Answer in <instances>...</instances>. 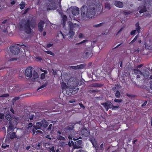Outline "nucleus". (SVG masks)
Listing matches in <instances>:
<instances>
[{"label": "nucleus", "mask_w": 152, "mask_h": 152, "mask_svg": "<svg viewBox=\"0 0 152 152\" xmlns=\"http://www.w3.org/2000/svg\"><path fill=\"white\" fill-rule=\"evenodd\" d=\"M99 0H87V5H83L81 8V15L88 18L93 17L96 13V7L99 4Z\"/></svg>", "instance_id": "1"}, {"label": "nucleus", "mask_w": 152, "mask_h": 152, "mask_svg": "<svg viewBox=\"0 0 152 152\" xmlns=\"http://www.w3.org/2000/svg\"><path fill=\"white\" fill-rule=\"evenodd\" d=\"M36 24V20L34 17L31 18L30 21L29 19L27 20H22L21 23L19 25V27L20 28H24L25 32L27 34H30L32 33V30L31 28H34Z\"/></svg>", "instance_id": "2"}, {"label": "nucleus", "mask_w": 152, "mask_h": 152, "mask_svg": "<svg viewBox=\"0 0 152 152\" xmlns=\"http://www.w3.org/2000/svg\"><path fill=\"white\" fill-rule=\"evenodd\" d=\"M133 72L135 75H137V77L138 78H140V75L143 76L145 78H148L149 75V72L148 71H145L142 72L141 71L137 69H134Z\"/></svg>", "instance_id": "3"}, {"label": "nucleus", "mask_w": 152, "mask_h": 152, "mask_svg": "<svg viewBox=\"0 0 152 152\" xmlns=\"http://www.w3.org/2000/svg\"><path fill=\"white\" fill-rule=\"evenodd\" d=\"M79 88H73L68 87L66 89V94L68 95L71 96L72 94H76Z\"/></svg>", "instance_id": "4"}, {"label": "nucleus", "mask_w": 152, "mask_h": 152, "mask_svg": "<svg viewBox=\"0 0 152 152\" xmlns=\"http://www.w3.org/2000/svg\"><path fill=\"white\" fill-rule=\"evenodd\" d=\"M9 48L11 53L13 54L17 55L20 52L19 48L16 45H11Z\"/></svg>", "instance_id": "5"}, {"label": "nucleus", "mask_w": 152, "mask_h": 152, "mask_svg": "<svg viewBox=\"0 0 152 152\" xmlns=\"http://www.w3.org/2000/svg\"><path fill=\"white\" fill-rule=\"evenodd\" d=\"M33 68L31 66H29L26 68V69L25 74V76L29 78L32 77Z\"/></svg>", "instance_id": "6"}, {"label": "nucleus", "mask_w": 152, "mask_h": 152, "mask_svg": "<svg viewBox=\"0 0 152 152\" xmlns=\"http://www.w3.org/2000/svg\"><path fill=\"white\" fill-rule=\"evenodd\" d=\"M80 134L83 137H87L90 135V132L86 128H84L81 130Z\"/></svg>", "instance_id": "7"}, {"label": "nucleus", "mask_w": 152, "mask_h": 152, "mask_svg": "<svg viewBox=\"0 0 152 152\" xmlns=\"http://www.w3.org/2000/svg\"><path fill=\"white\" fill-rule=\"evenodd\" d=\"M75 26L72 23L70 25V29L69 32L68 33V35L69 36L68 37L72 39L74 35L75 34V32L74 31V29Z\"/></svg>", "instance_id": "8"}, {"label": "nucleus", "mask_w": 152, "mask_h": 152, "mask_svg": "<svg viewBox=\"0 0 152 152\" xmlns=\"http://www.w3.org/2000/svg\"><path fill=\"white\" fill-rule=\"evenodd\" d=\"M102 104L106 109V111H107L109 108H111L113 107L112 104L110 101H107L104 103H102Z\"/></svg>", "instance_id": "9"}, {"label": "nucleus", "mask_w": 152, "mask_h": 152, "mask_svg": "<svg viewBox=\"0 0 152 152\" xmlns=\"http://www.w3.org/2000/svg\"><path fill=\"white\" fill-rule=\"evenodd\" d=\"M72 14L74 15H76L79 14V9L77 7H71L70 8Z\"/></svg>", "instance_id": "10"}, {"label": "nucleus", "mask_w": 152, "mask_h": 152, "mask_svg": "<svg viewBox=\"0 0 152 152\" xmlns=\"http://www.w3.org/2000/svg\"><path fill=\"white\" fill-rule=\"evenodd\" d=\"M82 140H78L75 142L73 146L74 149L81 148L82 146Z\"/></svg>", "instance_id": "11"}, {"label": "nucleus", "mask_w": 152, "mask_h": 152, "mask_svg": "<svg viewBox=\"0 0 152 152\" xmlns=\"http://www.w3.org/2000/svg\"><path fill=\"white\" fill-rule=\"evenodd\" d=\"M44 21L42 20H40L39 22L38 23V30L40 32H42L43 30V28L44 27Z\"/></svg>", "instance_id": "12"}, {"label": "nucleus", "mask_w": 152, "mask_h": 152, "mask_svg": "<svg viewBox=\"0 0 152 152\" xmlns=\"http://www.w3.org/2000/svg\"><path fill=\"white\" fill-rule=\"evenodd\" d=\"M137 10L139 11L140 13L141 14L146 12L147 10L145 6L142 5L138 7Z\"/></svg>", "instance_id": "13"}, {"label": "nucleus", "mask_w": 152, "mask_h": 152, "mask_svg": "<svg viewBox=\"0 0 152 152\" xmlns=\"http://www.w3.org/2000/svg\"><path fill=\"white\" fill-rule=\"evenodd\" d=\"M70 83V86H71V87L76 88V87L79 85L78 80L77 79H74L72 82Z\"/></svg>", "instance_id": "14"}, {"label": "nucleus", "mask_w": 152, "mask_h": 152, "mask_svg": "<svg viewBox=\"0 0 152 152\" xmlns=\"http://www.w3.org/2000/svg\"><path fill=\"white\" fill-rule=\"evenodd\" d=\"M114 4L116 7L120 8H121L123 7V3L120 1H115Z\"/></svg>", "instance_id": "15"}, {"label": "nucleus", "mask_w": 152, "mask_h": 152, "mask_svg": "<svg viewBox=\"0 0 152 152\" xmlns=\"http://www.w3.org/2000/svg\"><path fill=\"white\" fill-rule=\"evenodd\" d=\"M74 127V125L73 124H71L65 128V130L66 131H72Z\"/></svg>", "instance_id": "16"}, {"label": "nucleus", "mask_w": 152, "mask_h": 152, "mask_svg": "<svg viewBox=\"0 0 152 152\" xmlns=\"http://www.w3.org/2000/svg\"><path fill=\"white\" fill-rule=\"evenodd\" d=\"M42 126V124L41 122H37L36 123L35 126L34 127L36 130L40 129Z\"/></svg>", "instance_id": "17"}, {"label": "nucleus", "mask_w": 152, "mask_h": 152, "mask_svg": "<svg viewBox=\"0 0 152 152\" xmlns=\"http://www.w3.org/2000/svg\"><path fill=\"white\" fill-rule=\"evenodd\" d=\"M92 53L91 52H86L84 55L83 57L85 58H90L92 55Z\"/></svg>", "instance_id": "18"}, {"label": "nucleus", "mask_w": 152, "mask_h": 152, "mask_svg": "<svg viewBox=\"0 0 152 152\" xmlns=\"http://www.w3.org/2000/svg\"><path fill=\"white\" fill-rule=\"evenodd\" d=\"M53 4L52 3H48L47 9V10H50L53 9Z\"/></svg>", "instance_id": "19"}, {"label": "nucleus", "mask_w": 152, "mask_h": 152, "mask_svg": "<svg viewBox=\"0 0 152 152\" xmlns=\"http://www.w3.org/2000/svg\"><path fill=\"white\" fill-rule=\"evenodd\" d=\"M39 77V75L37 72L34 71L32 73V78L34 79H36Z\"/></svg>", "instance_id": "20"}, {"label": "nucleus", "mask_w": 152, "mask_h": 152, "mask_svg": "<svg viewBox=\"0 0 152 152\" xmlns=\"http://www.w3.org/2000/svg\"><path fill=\"white\" fill-rule=\"evenodd\" d=\"M104 6L105 8L108 10H110L112 8L110 4L108 2L105 3Z\"/></svg>", "instance_id": "21"}, {"label": "nucleus", "mask_w": 152, "mask_h": 152, "mask_svg": "<svg viewBox=\"0 0 152 152\" xmlns=\"http://www.w3.org/2000/svg\"><path fill=\"white\" fill-rule=\"evenodd\" d=\"M5 118L7 120L9 121H11V120L12 119V117L9 112L6 114L5 116Z\"/></svg>", "instance_id": "22"}, {"label": "nucleus", "mask_w": 152, "mask_h": 152, "mask_svg": "<svg viewBox=\"0 0 152 152\" xmlns=\"http://www.w3.org/2000/svg\"><path fill=\"white\" fill-rule=\"evenodd\" d=\"M9 137L11 139H13L16 138V133L15 132H13L12 133H10L9 135Z\"/></svg>", "instance_id": "23"}, {"label": "nucleus", "mask_w": 152, "mask_h": 152, "mask_svg": "<svg viewBox=\"0 0 152 152\" xmlns=\"http://www.w3.org/2000/svg\"><path fill=\"white\" fill-rule=\"evenodd\" d=\"M102 86H103L102 84L98 83H93L91 85V86L92 87H100Z\"/></svg>", "instance_id": "24"}, {"label": "nucleus", "mask_w": 152, "mask_h": 152, "mask_svg": "<svg viewBox=\"0 0 152 152\" xmlns=\"http://www.w3.org/2000/svg\"><path fill=\"white\" fill-rule=\"evenodd\" d=\"M59 145L60 147L64 148L66 145H67V143L63 141H61L59 143Z\"/></svg>", "instance_id": "25"}, {"label": "nucleus", "mask_w": 152, "mask_h": 152, "mask_svg": "<svg viewBox=\"0 0 152 152\" xmlns=\"http://www.w3.org/2000/svg\"><path fill=\"white\" fill-rule=\"evenodd\" d=\"M136 30L138 33H140V27L139 26L138 22H137L135 24Z\"/></svg>", "instance_id": "26"}, {"label": "nucleus", "mask_w": 152, "mask_h": 152, "mask_svg": "<svg viewBox=\"0 0 152 152\" xmlns=\"http://www.w3.org/2000/svg\"><path fill=\"white\" fill-rule=\"evenodd\" d=\"M42 126H43V127L45 128L47 127L48 125V124L47 121L44 120H42Z\"/></svg>", "instance_id": "27"}, {"label": "nucleus", "mask_w": 152, "mask_h": 152, "mask_svg": "<svg viewBox=\"0 0 152 152\" xmlns=\"http://www.w3.org/2000/svg\"><path fill=\"white\" fill-rule=\"evenodd\" d=\"M68 88L67 86L66 83L64 82H62L61 84V88L62 90L64 89H66V88Z\"/></svg>", "instance_id": "28"}, {"label": "nucleus", "mask_w": 152, "mask_h": 152, "mask_svg": "<svg viewBox=\"0 0 152 152\" xmlns=\"http://www.w3.org/2000/svg\"><path fill=\"white\" fill-rule=\"evenodd\" d=\"M62 18L63 21V23L64 25H65L66 22L67 20V17L66 15H64L62 17Z\"/></svg>", "instance_id": "29"}, {"label": "nucleus", "mask_w": 152, "mask_h": 152, "mask_svg": "<svg viewBox=\"0 0 152 152\" xmlns=\"http://www.w3.org/2000/svg\"><path fill=\"white\" fill-rule=\"evenodd\" d=\"M9 126L8 127V129L10 130L13 129L14 126L12 124V122L11 121H9Z\"/></svg>", "instance_id": "30"}, {"label": "nucleus", "mask_w": 152, "mask_h": 152, "mask_svg": "<svg viewBox=\"0 0 152 152\" xmlns=\"http://www.w3.org/2000/svg\"><path fill=\"white\" fill-rule=\"evenodd\" d=\"M115 96L117 98H119L121 96V94L118 90L116 91L115 94Z\"/></svg>", "instance_id": "31"}, {"label": "nucleus", "mask_w": 152, "mask_h": 152, "mask_svg": "<svg viewBox=\"0 0 152 152\" xmlns=\"http://www.w3.org/2000/svg\"><path fill=\"white\" fill-rule=\"evenodd\" d=\"M20 8L21 10L23 9L25 7V5L23 1H21L20 4Z\"/></svg>", "instance_id": "32"}, {"label": "nucleus", "mask_w": 152, "mask_h": 152, "mask_svg": "<svg viewBox=\"0 0 152 152\" xmlns=\"http://www.w3.org/2000/svg\"><path fill=\"white\" fill-rule=\"evenodd\" d=\"M57 138L58 140H65L64 137L60 135H58L57 136Z\"/></svg>", "instance_id": "33"}, {"label": "nucleus", "mask_w": 152, "mask_h": 152, "mask_svg": "<svg viewBox=\"0 0 152 152\" xmlns=\"http://www.w3.org/2000/svg\"><path fill=\"white\" fill-rule=\"evenodd\" d=\"M48 148L50 152H55L54 150V146H51L49 147Z\"/></svg>", "instance_id": "34"}, {"label": "nucleus", "mask_w": 152, "mask_h": 152, "mask_svg": "<svg viewBox=\"0 0 152 152\" xmlns=\"http://www.w3.org/2000/svg\"><path fill=\"white\" fill-rule=\"evenodd\" d=\"M104 23V22H102L99 24L94 25L93 27H99L102 26Z\"/></svg>", "instance_id": "35"}, {"label": "nucleus", "mask_w": 152, "mask_h": 152, "mask_svg": "<svg viewBox=\"0 0 152 152\" xmlns=\"http://www.w3.org/2000/svg\"><path fill=\"white\" fill-rule=\"evenodd\" d=\"M119 88V85H116L115 86L113 87V90L114 91H116L118 90V89Z\"/></svg>", "instance_id": "36"}, {"label": "nucleus", "mask_w": 152, "mask_h": 152, "mask_svg": "<svg viewBox=\"0 0 152 152\" xmlns=\"http://www.w3.org/2000/svg\"><path fill=\"white\" fill-rule=\"evenodd\" d=\"M139 36L138 35H136L134 38L132 40L130 43H132L135 42V41L137 40L138 38V37Z\"/></svg>", "instance_id": "37"}, {"label": "nucleus", "mask_w": 152, "mask_h": 152, "mask_svg": "<svg viewBox=\"0 0 152 152\" xmlns=\"http://www.w3.org/2000/svg\"><path fill=\"white\" fill-rule=\"evenodd\" d=\"M104 144L103 143H102L99 147V149L101 150L102 152L104 150Z\"/></svg>", "instance_id": "38"}, {"label": "nucleus", "mask_w": 152, "mask_h": 152, "mask_svg": "<svg viewBox=\"0 0 152 152\" xmlns=\"http://www.w3.org/2000/svg\"><path fill=\"white\" fill-rule=\"evenodd\" d=\"M78 83L79 85L78 86H79L80 88V86H81L82 85H84V81L82 80H80V81H78Z\"/></svg>", "instance_id": "39"}, {"label": "nucleus", "mask_w": 152, "mask_h": 152, "mask_svg": "<svg viewBox=\"0 0 152 152\" xmlns=\"http://www.w3.org/2000/svg\"><path fill=\"white\" fill-rule=\"evenodd\" d=\"M45 52L47 54L50 55L52 56H54V53L50 51H45Z\"/></svg>", "instance_id": "40"}, {"label": "nucleus", "mask_w": 152, "mask_h": 152, "mask_svg": "<svg viewBox=\"0 0 152 152\" xmlns=\"http://www.w3.org/2000/svg\"><path fill=\"white\" fill-rule=\"evenodd\" d=\"M47 85V84H43V85L39 87L38 89L37 90H39V89H41L45 87H46Z\"/></svg>", "instance_id": "41"}, {"label": "nucleus", "mask_w": 152, "mask_h": 152, "mask_svg": "<svg viewBox=\"0 0 152 152\" xmlns=\"http://www.w3.org/2000/svg\"><path fill=\"white\" fill-rule=\"evenodd\" d=\"M80 66H71V67H72V68L73 69H79L80 68Z\"/></svg>", "instance_id": "42"}, {"label": "nucleus", "mask_w": 152, "mask_h": 152, "mask_svg": "<svg viewBox=\"0 0 152 152\" xmlns=\"http://www.w3.org/2000/svg\"><path fill=\"white\" fill-rule=\"evenodd\" d=\"M4 115L2 113H0V119H4Z\"/></svg>", "instance_id": "43"}, {"label": "nucleus", "mask_w": 152, "mask_h": 152, "mask_svg": "<svg viewBox=\"0 0 152 152\" xmlns=\"http://www.w3.org/2000/svg\"><path fill=\"white\" fill-rule=\"evenodd\" d=\"M78 37L80 38H84V36L82 33H80L78 35Z\"/></svg>", "instance_id": "44"}, {"label": "nucleus", "mask_w": 152, "mask_h": 152, "mask_svg": "<svg viewBox=\"0 0 152 152\" xmlns=\"http://www.w3.org/2000/svg\"><path fill=\"white\" fill-rule=\"evenodd\" d=\"M9 95L8 94H4L1 96H0V97H7L9 96Z\"/></svg>", "instance_id": "45"}, {"label": "nucleus", "mask_w": 152, "mask_h": 152, "mask_svg": "<svg viewBox=\"0 0 152 152\" xmlns=\"http://www.w3.org/2000/svg\"><path fill=\"white\" fill-rule=\"evenodd\" d=\"M45 73H42L40 75L41 79H43L45 78Z\"/></svg>", "instance_id": "46"}, {"label": "nucleus", "mask_w": 152, "mask_h": 152, "mask_svg": "<svg viewBox=\"0 0 152 152\" xmlns=\"http://www.w3.org/2000/svg\"><path fill=\"white\" fill-rule=\"evenodd\" d=\"M9 147V145H4V143H3L1 146V148H3L4 149L6 148L7 147Z\"/></svg>", "instance_id": "47"}, {"label": "nucleus", "mask_w": 152, "mask_h": 152, "mask_svg": "<svg viewBox=\"0 0 152 152\" xmlns=\"http://www.w3.org/2000/svg\"><path fill=\"white\" fill-rule=\"evenodd\" d=\"M122 99H115L114 100V102H115L119 103L122 102Z\"/></svg>", "instance_id": "48"}, {"label": "nucleus", "mask_w": 152, "mask_h": 152, "mask_svg": "<svg viewBox=\"0 0 152 152\" xmlns=\"http://www.w3.org/2000/svg\"><path fill=\"white\" fill-rule=\"evenodd\" d=\"M88 41V40H87L85 39V40H83V41H82V42H80L76 43V45H78L80 44L83 43H84L85 42H86V41Z\"/></svg>", "instance_id": "49"}, {"label": "nucleus", "mask_w": 152, "mask_h": 152, "mask_svg": "<svg viewBox=\"0 0 152 152\" xmlns=\"http://www.w3.org/2000/svg\"><path fill=\"white\" fill-rule=\"evenodd\" d=\"M132 12H132V11H129L128 12H126L124 11V15H128L129 14H130L132 13Z\"/></svg>", "instance_id": "50"}, {"label": "nucleus", "mask_w": 152, "mask_h": 152, "mask_svg": "<svg viewBox=\"0 0 152 152\" xmlns=\"http://www.w3.org/2000/svg\"><path fill=\"white\" fill-rule=\"evenodd\" d=\"M119 107L118 106H114L113 105V107H112V110H115L116 109L118 108Z\"/></svg>", "instance_id": "51"}, {"label": "nucleus", "mask_w": 152, "mask_h": 152, "mask_svg": "<svg viewBox=\"0 0 152 152\" xmlns=\"http://www.w3.org/2000/svg\"><path fill=\"white\" fill-rule=\"evenodd\" d=\"M10 111L13 114H15V111L12 108V106H11L10 109Z\"/></svg>", "instance_id": "52"}, {"label": "nucleus", "mask_w": 152, "mask_h": 152, "mask_svg": "<svg viewBox=\"0 0 152 152\" xmlns=\"http://www.w3.org/2000/svg\"><path fill=\"white\" fill-rule=\"evenodd\" d=\"M29 10V9L28 8L24 10V11L23 12V14H26L28 12V11Z\"/></svg>", "instance_id": "53"}, {"label": "nucleus", "mask_w": 152, "mask_h": 152, "mask_svg": "<svg viewBox=\"0 0 152 152\" xmlns=\"http://www.w3.org/2000/svg\"><path fill=\"white\" fill-rule=\"evenodd\" d=\"M53 44H51V43L48 44L47 45L46 47L48 48H50V47H52L53 46Z\"/></svg>", "instance_id": "54"}, {"label": "nucleus", "mask_w": 152, "mask_h": 152, "mask_svg": "<svg viewBox=\"0 0 152 152\" xmlns=\"http://www.w3.org/2000/svg\"><path fill=\"white\" fill-rule=\"evenodd\" d=\"M16 1V0H13L10 2V4L12 5H14L15 4Z\"/></svg>", "instance_id": "55"}, {"label": "nucleus", "mask_w": 152, "mask_h": 152, "mask_svg": "<svg viewBox=\"0 0 152 152\" xmlns=\"http://www.w3.org/2000/svg\"><path fill=\"white\" fill-rule=\"evenodd\" d=\"M78 66H79L80 67V68L79 69H83L84 67V64H81L80 65H78Z\"/></svg>", "instance_id": "56"}, {"label": "nucleus", "mask_w": 152, "mask_h": 152, "mask_svg": "<svg viewBox=\"0 0 152 152\" xmlns=\"http://www.w3.org/2000/svg\"><path fill=\"white\" fill-rule=\"evenodd\" d=\"M34 116V115H31L30 117L29 118V119L30 120H32L33 119V118Z\"/></svg>", "instance_id": "57"}, {"label": "nucleus", "mask_w": 152, "mask_h": 152, "mask_svg": "<svg viewBox=\"0 0 152 152\" xmlns=\"http://www.w3.org/2000/svg\"><path fill=\"white\" fill-rule=\"evenodd\" d=\"M75 102V99H72L69 101V102L70 103H72Z\"/></svg>", "instance_id": "58"}, {"label": "nucleus", "mask_w": 152, "mask_h": 152, "mask_svg": "<svg viewBox=\"0 0 152 152\" xmlns=\"http://www.w3.org/2000/svg\"><path fill=\"white\" fill-rule=\"evenodd\" d=\"M40 70L42 72H44L45 73L47 74L48 73V72L46 70L42 69L41 68L40 69Z\"/></svg>", "instance_id": "59"}, {"label": "nucleus", "mask_w": 152, "mask_h": 152, "mask_svg": "<svg viewBox=\"0 0 152 152\" xmlns=\"http://www.w3.org/2000/svg\"><path fill=\"white\" fill-rule=\"evenodd\" d=\"M79 105L81 108H85L84 105L81 103H79Z\"/></svg>", "instance_id": "60"}, {"label": "nucleus", "mask_w": 152, "mask_h": 152, "mask_svg": "<svg viewBox=\"0 0 152 152\" xmlns=\"http://www.w3.org/2000/svg\"><path fill=\"white\" fill-rule=\"evenodd\" d=\"M136 30H132L131 33V35H133L136 32Z\"/></svg>", "instance_id": "61"}, {"label": "nucleus", "mask_w": 152, "mask_h": 152, "mask_svg": "<svg viewBox=\"0 0 152 152\" xmlns=\"http://www.w3.org/2000/svg\"><path fill=\"white\" fill-rule=\"evenodd\" d=\"M123 28H124V27H122L120 29V30L118 31V32H117V33L116 34V35H117L118 34H119V33H120V32L123 30Z\"/></svg>", "instance_id": "62"}, {"label": "nucleus", "mask_w": 152, "mask_h": 152, "mask_svg": "<svg viewBox=\"0 0 152 152\" xmlns=\"http://www.w3.org/2000/svg\"><path fill=\"white\" fill-rule=\"evenodd\" d=\"M147 101H145V102L142 104V106L143 107L145 106L146 104H147Z\"/></svg>", "instance_id": "63"}, {"label": "nucleus", "mask_w": 152, "mask_h": 152, "mask_svg": "<svg viewBox=\"0 0 152 152\" xmlns=\"http://www.w3.org/2000/svg\"><path fill=\"white\" fill-rule=\"evenodd\" d=\"M150 88L152 90V81H151L150 83Z\"/></svg>", "instance_id": "64"}]
</instances>
